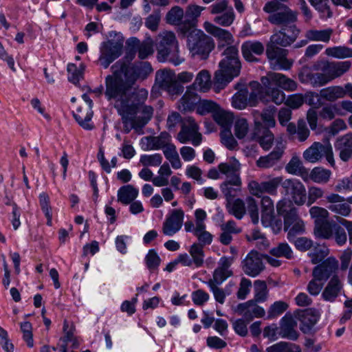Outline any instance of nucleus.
<instances>
[{"label": "nucleus", "mask_w": 352, "mask_h": 352, "mask_svg": "<svg viewBox=\"0 0 352 352\" xmlns=\"http://www.w3.org/2000/svg\"><path fill=\"white\" fill-rule=\"evenodd\" d=\"M113 74L105 78L104 96L107 100L115 101L116 110L140 105L148 98V91L145 89H133V85L124 78L118 68L111 67Z\"/></svg>", "instance_id": "f257e3e1"}, {"label": "nucleus", "mask_w": 352, "mask_h": 352, "mask_svg": "<svg viewBox=\"0 0 352 352\" xmlns=\"http://www.w3.org/2000/svg\"><path fill=\"white\" fill-rule=\"evenodd\" d=\"M224 58L220 61L219 69L215 72L214 87L216 89H223L233 78L240 74L241 64L239 50L235 45L227 47L223 52Z\"/></svg>", "instance_id": "f03ea898"}, {"label": "nucleus", "mask_w": 352, "mask_h": 352, "mask_svg": "<svg viewBox=\"0 0 352 352\" xmlns=\"http://www.w3.org/2000/svg\"><path fill=\"white\" fill-rule=\"evenodd\" d=\"M276 210L278 214L283 218L284 230L288 231L287 239L289 241L294 240L296 234L304 232V222L291 201L285 199L280 200L276 204Z\"/></svg>", "instance_id": "7ed1b4c3"}, {"label": "nucleus", "mask_w": 352, "mask_h": 352, "mask_svg": "<svg viewBox=\"0 0 352 352\" xmlns=\"http://www.w3.org/2000/svg\"><path fill=\"white\" fill-rule=\"evenodd\" d=\"M263 11L268 14L267 20L272 25L283 27L293 22H296L298 13L292 10L287 6L278 0L267 2Z\"/></svg>", "instance_id": "20e7f679"}, {"label": "nucleus", "mask_w": 352, "mask_h": 352, "mask_svg": "<svg viewBox=\"0 0 352 352\" xmlns=\"http://www.w3.org/2000/svg\"><path fill=\"white\" fill-rule=\"evenodd\" d=\"M159 40L157 45L159 60H167L175 66L179 65L184 60L179 55L178 42L173 32H162L159 35Z\"/></svg>", "instance_id": "39448f33"}, {"label": "nucleus", "mask_w": 352, "mask_h": 352, "mask_svg": "<svg viewBox=\"0 0 352 352\" xmlns=\"http://www.w3.org/2000/svg\"><path fill=\"white\" fill-rule=\"evenodd\" d=\"M182 35L187 38V46L193 56L197 55L206 59L214 48L213 39L200 30H191Z\"/></svg>", "instance_id": "423d86ee"}, {"label": "nucleus", "mask_w": 352, "mask_h": 352, "mask_svg": "<svg viewBox=\"0 0 352 352\" xmlns=\"http://www.w3.org/2000/svg\"><path fill=\"white\" fill-rule=\"evenodd\" d=\"M249 85L251 92L248 94V103L250 107L256 106L258 100L264 104L272 102L279 105L285 100V94L283 91H279L276 89L270 90L257 81H252Z\"/></svg>", "instance_id": "0eeeda50"}, {"label": "nucleus", "mask_w": 352, "mask_h": 352, "mask_svg": "<svg viewBox=\"0 0 352 352\" xmlns=\"http://www.w3.org/2000/svg\"><path fill=\"white\" fill-rule=\"evenodd\" d=\"M113 68H118L126 80L133 85L138 80H144L153 72L151 63L148 61H138L132 65L119 60L113 65Z\"/></svg>", "instance_id": "6e6552de"}, {"label": "nucleus", "mask_w": 352, "mask_h": 352, "mask_svg": "<svg viewBox=\"0 0 352 352\" xmlns=\"http://www.w3.org/2000/svg\"><path fill=\"white\" fill-rule=\"evenodd\" d=\"M283 47L271 38L266 45L265 54L270 67L274 70H287L293 64L287 57L288 50Z\"/></svg>", "instance_id": "1a4fd4ad"}, {"label": "nucleus", "mask_w": 352, "mask_h": 352, "mask_svg": "<svg viewBox=\"0 0 352 352\" xmlns=\"http://www.w3.org/2000/svg\"><path fill=\"white\" fill-rule=\"evenodd\" d=\"M302 157L305 160L310 163L318 162L324 157L332 166L335 165L333 148L329 140L324 144L314 142L303 152Z\"/></svg>", "instance_id": "9d476101"}, {"label": "nucleus", "mask_w": 352, "mask_h": 352, "mask_svg": "<svg viewBox=\"0 0 352 352\" xmlns=\"http://www.w3.org/2000/svg\"><path fill=\"white\" fill-rule=\"evenodd\" d=\"M123 50V40L110 39L102 42L100 47L98 61L104 69L109 67L116 59L121 56Z\"/></svg>", "instance_id": "9b49d317"}, {"label": "nucleus", "mask_w": 352, "mask_h": 352, "mask_svg": "<svg viewBox=\"0 0 352 352\" xmlns=\"http://www.w3.org/2000/svg\"><path fill=\"white\" fill-rule=\"evenodd\" d=\"M210 13L215 14L214 22L222 27H230L235 20L233 8L228 0H218L210 6Z\"/></svg>", "instance_id": "f8f14e48"}, {"label": "nucleus", "mask_w": 352, "mask_h": 352, "mask_svg": "<svg viewBox=\"0 0 352 352\" xmlns=\"http://www.w3.org/2000/svg\"><path fill=\"white\" fill-rule=\"evenodd\" d=\"M177 140L182 144L191 141L195 146L201 144L202 136L199 133L198 124L193 118L189 116L183 119L182 129L177 134Z\"/></svg>", "instance_id": "ddd939ff"}, {"label": "nucleus", "mask_w": 352, "mask_h": 352, "mask_svg": "<svg viewBox=\"0 0 352 352\" xmlns=\"http://www.w3.org/2000/svg\"><path fill=\"white\" fill-rule=\"evenodd\" d=\"M261 83L269 89H276L282 91L280 87L287 91H294L297 88V83L293 79L280 73L269 72L267 76L261 78Z\"/></svg>", "instance_id": "4468645a"}, {"label": "nucleus", "mask_w": 352, "mask_h": 352, "mask_svg": "<svg viewBox=\"0 0 352 352\" xmlns=\"http://www.w3.org/2000/svg\"><path fill=\"white\" fill-rule=\"evenodd\" d=\"M155 84L173 95H178L184 91V87L177 82L174 72L168 69H160L156 72Z\"/></svg>", "instance_id": "2eb2a0df"}, {"label": "nucleus", "mask_w": 352, "mask_h": 352, "mask_svg": "<svg viewBox=\"0 0 352 352\" xmlns=\"http://www.w3.org/2000/svg\"><path fill=\"white\" fill-rule=\"evenodd\" d=\"M351 63L349 60L343 62H329L322 60L318 62L315 65L317 70H321L329 82L332 80L341 76L351 67Z\"/></svg>", "instance_id": "dca6fc26"}, {"label": "nucleus", "mask_w": 352, "mask_h": 352, "mask_svg": "<svg viewBox=\"0 0 352 352\" xmlns=\"http://www.w3.org/2000/svg\"><path fill=\"white\" fill-rule=\"evenodd\" d=\"M300 30L297 28L296 22L291 23L274 32L270 38L278 43L280 47H287L297 39Z\"/></svg>", "instance_id": "f3484780"}, {"label": "nucleus", "mask_w": 352, "mask_h": 352, "mask_svg": "<svg viewBox=\"0 0 352 352\" xmlns=\"http://www.w3.org/2000/svg\"><path fill=\"white\" fill-rule=\"evenodd\" d=\"M282 182V177H274L269 181L258 182L251 181L248 184V189L251 195L257 197H262L264 193L275 195L277 188Z\"/></svg>", "instance_id": "a211bd4d"}, {"label": "nucleus", "mask_w": 352, "mask_h": 352, "mask_svg": "<svg viewBox=\"0 0 352 352\" xmlns=\"http://www.w3.org/2000/svg\"><path fill=\"white\" fill-rule=\"evenodd\" d=\"M263 255L257 251L250 252L242 261L243 271L249 276L256 277L263 270Z\"/></svg>", "instance_id": "6ab92c4d"}, {"label": "nucleus", "mask_w": 352, "mask_h": 352, "mask_svg": "<svg viewBox=\"0 0 352 352\" xmlns=\"http://www.w3.org/2000/svg\"><path fill=\"white\" fill-rule=\"evenodd\" d=\"M326 201L330 204L328 209L331 212L343 217L350 214L351 211L350 204H352V197L345 199L338 194L331 193L326 197Z\"/></svg>", "instance_id": "aec40b11"}, {"label": "nucleus", "mask_w": 352, "mask_h": 352, "mask_svg": "<svg viewBox=\"0 0 352 352\" xmlns=\"http://www.w3.org/2000/svg\"><path fill=\"white\" fill-rule=\"evenodd\" d=\"M204 10L205 8L199 6H188L184 12V20L178 27L179 32L181 34H186L190 30L196 29L197 19Z\"/></svg>", "instance_id": "412c9836"}, {"label": "nucleus", "mask_w": 352, "mask_h": 352, "mask_svg": "<svg viewBox=\"0 0 352 352\" xmlns=\"http://www.w3.org/2000/svg\"><path fill=\"white\" fill-rule=\"evenodd\" d=\"M234 261L233 257L222 256L218 263V267L214 270L212 278L207 282L221 285L227 278L233 276V272L230 269Z\"/></svg>", "instance_id": "4be33fe9"}, {"label": "nucleus", "mask_w": 352, "mask_h": 352, "mask_svg": "<svg viewBox=\"0 0 352 352\" xmlns=\"http://www.w3.org/2000/svg\"><path fill=\"white\" fill-rule=\"evenodd\" d=\"M335 106L326 105L319 111L316 109H309L307 113V120L311 130H316L318 119L331 120L335 118Z\"/></svg>", "instance_id": "5701e85b"}, {"label": "nucleus", "mask_w": 352, "mask_h": 352, "mask_svg": "<svg viewBox=\"0 0 352 352\" xmlns=\"http://www.w3.org/2000/svg\"><path fill=\"white\" fill-rule=\"evenodd\" d=\"M287 194L290 195L294 202L301 206L306 201V190L305 186L297 179H288L282 184Z\"/></svg>", "instance_id": "b1692460"}, {"label": "nucleus", "mask_w": 352, "mask_h": 352, "mask_svg": "<svg viewBox=\"0 0 352 352\" xmlns=\"http://www.w3.org/2000/svg\"><path fill=\"white\" fill-rule=\"evenodd\" d=\"M338 269V261L335 257L330 256L313 269L312 276L326 282Z\"/></svg>", "instance_id": "393cba45"}, {"label": "nucleus", "mask_w": 352, "mask_h": 352, "mask_svg": "<svg viewBox=\"0 0 352 352\" xmlns=\"http://www.w3.org/2000/svg\"><path fill=\"white\" fill-rule=\"evenodd\" d=\"M252 139L257 142L263 150L268 151L272 146L274 136L267 127L259 122H255Z\"/></svg>", "instance_id": "a878e982"}, {"label": "nucleus", "mask_w": 352, "mask_h": 352, "mask_svg": "<svg viewBox=\"0 0 352 352\" xmlns=\"http://www.w3.org/2000/svg\"><path fill=\"white\" fill-rule=\"evenodd\" d=\"M264 45L258 41H247L241 45V53L243 58L249 63H258V56L263 54Z\"/></svg>", "instance_id": "bb28decb"}, {"label": "nucleus", "mask_w": 352, "mask_h": 352, "mask_svg": "<svg viewBox=\"0 0 352 352\" xmlns=\"http://www.w3.org/2000/svg\"><path fill=\"white\" fill-rule=\"evenodd\" d=\"M184 212L182 209L173 210L166 219L162 226V232L166 236H173L182 228Z\"/></svg>", "instance_id": "cd10ccee"}, {"label": "nucleus", "mask_w": 352, "mask_h": 352, "mask_svg": "<svg viewBox=\"0 0 352 352\" xmlns=\"http://www.w3.org/2000/svg\"><path fill=\"white\" fill-rule=\"evenodd\" d=\"M285 146L282 143L276 144L273 151L266 155L261 156L256 165L261 169H268L276 166L281 160L285 153Z\"/></svg>", "instance_id": "c85d7f7f"}, {"label": "nucleus", "mask_w": 352, "mask_h": 352, "mask_svg": "<svg viewBox=\"0 0 352 352\" xmlns=\"http://www.w3.org/2000/svg\"><path fill=\"white\" fill-rule=\"evenodd\" d=\"M236 311L239 315L243 316L247 322H251L254 318H262L265 314L264 309L258 306L253 300L239 303L236 308Z\"/></svg>", "instance_id": "c756f323"}, {"label": "nucleus", "mask_w": 352, "mask_h": 352, "mask_svg": "<svg viewBox=\"0 0 352 352\" xmlns=\"http://www.w3.org/2000/svg\"><path fill=\"white\" fill-rule=\"evenodd\" d=\"M346 95L352 98V84L351 83H347L344 87L331 86L320 91V96L329 102H334Z\"/></svg>", "instance_id": "7c9ffc66"}, {"label": "nucleus", "mask_w": 352, "mask_h": 352, "mask_svg": "<svg viewBox=\"0 0 352 352\" xmlns=\"http://www.w3.org/2000/svg\"><path fill=\"white\" fill-rule=\"evenodd\" d=\"M298 318L300 322V329L304 333L310 332L313 327L319 319V312L315 309H307L298 314Z\"/></svg>", "instance_id": "2f4dec72"}, {"label": "nucleus", "mask_w": 352, "mask_h": 352, "mask_svg": "<svg viewBox=\"0 0 352 352\" xmlns=\"http://www.w3.org/2000/svg\"><path fill=\"white\" fill-rule=\"evenodd\" d=\"M204 28L208 33L217 38L219 43H222V45H232L234 39L228 30L216 26L208 21L204 23Z\"/></svg>", "instance_id": "473e14b6"}, {"label": "nucleus", "mask_w": 352, "mask_h": 352, "mask_svg": "<svg viewBox=\"0 0 352 352\" xmlns=\"http://www.w3.org/2000/svg\"><path fill=\"white\" fill-rule=\"evenodd\" d=\"M139 105L117 110L121 116L123 124V131L129 133L134 127H139L136 123L135 116L138 113Z\"/></svg>", "instance_id": "72a5a7b5"}, {"label": "nucleus", "mask_w": 352, "mask_h": 352, "mask_svg": "<svg viewBox=\"0 0 352 352\" xmlns=\"http://www.w3.org/2000/svg\"><path fill=\"white\" fill-rule=\"evenodd\" d=\"M199 101V96L195 92L191 87H188L179 101L178 108L182 112L192 111L197 107Z\"/></svg>", "instance_id": "f704fd0d"}, {"label": "nucleus", "mask_w": 352, "mask_h": 352, "mask_svg": "<svg viewBox=\"0 0 352 352\" xmlns=\"http://www.w3.org/2000/svg\"><path fill=\"white\" fill-rule=\"evenodd\" d=\"M94 112L89 106H80L76 111L73 112V116L78 124L86 130H91L94 126L91 123Z\"/></svg>", "instance_id": "c9c22d12"}, {"label": "nucleus", "mask_w": 352, "mask_h": 352, "mask_svg": "<svg viewBox=\"0 0 352 352\" xmlns=\"http://www.w3.org/2000/svg\"><path fill=\"white\" fill-rule=\"evenodd\" d=\"M335 148L339 151L340 159L347 162L352 156V134L347 133L338 138Z\"/></svg>", "instance_id": "e433bc0d"}, {"label": "nucleus", "mask_w": 352, "mask_h": 352, "mask_svg": "<svg viewBox=\"0 0 352 352\" xmlns=\"http://www.w3.org/2000/svg\"><path fill=\"white\" fill-rule=\"evenodd\" d=\"M241 183L240 177L234 176V178L226 179L221 184V190L227 201H229L235 196L234 192L240 190Z\"/></svg>", "instance_id": "4c0bfd02"}, {"label": "nucleus", "mask_w": 352, "mask_h": 352, "mask_svg": "<svg viewBox=\"0 0 352 352\" xmlns=\"http://www.w3.org/2000/svg\"><path fill=\"white\" fill-rule=\"evenodd\" d=\"M218 168L219 172L227 176V179L234 176L240 177L241 164L235 157L230 158L228 162L219 164Z\"/></svg>", "instance_id": "58836bf2"}, {"label": "nucleus", "mask_w": 352, "mask_h": 352, "mask_svg": "<svg viewBox=\"0 0 352 352\" xmlns=\"http://www.w3.org/2000/svg\"><path fill=\"white\" fill-rule=\"evenodd\" d=\"M274 215V206L272 199L268 196L262 197L261 222L263 225H269Z\"/></svg>", "instance_id": "ea45409f"}, {"label": "nucleus", "mask_w": 352, "mask_h": 352, "mask_svg": "<svg viewBox=\"0 0 352 352\" xmlns=\"http://www.w3.org/2000/svg\"><path fill=\"white\" fill-rule=\"evenodd\" d=\"M138 193V190L133 186H123L118 191V201L122 204L128 205L136 199Z\"/></svg>", "instance_id": "a19ab883"}, {"label": "nucleus", "mask_w": 352, "mask_h": 352, "mask_svg": "<svg viewBox=\"0 0 352 352\" xmlns=\"http://www.w3.org/2000/svg\"><path fill=\"white\" fill-rule=\"evenodd\" d=\"M341 289L340 281L337 276H333L322 292L325 300L333 301L338 296Z\"/></svg>", "instance_id": "79ce46f5"}, {"label": "nucleus", "mask_w": 352, "mask_h": 352, "mask_svg": "<svg viewBox=\"0 0 352 352\" xmlns=\"http://www.w3.org/2000/svg\"><path fill=\"white\" fill-rule=\"evenodd\" d=\"M299 77L301 82L310 83L314 87L322 86L329 82L322 72V73L307 72L301 74Z\"/></svg>", "instance_id": "37998d69"}, {"label": "nucleus", "mask_w": 352, "mask_h": 352, "mask_svg": "<svg viewBox=\"0 0 352 352\" xmlns=\"http://www.w3.org/2000/svg\"><path fill=\"white\" fill-rule=\"evenodd\" d=\"M210 74L207 70L204 69L198 73L195 82L190 87L194 90L198 89L200 91L206 92L210 89Z\"/></svg>", "instance_id": "c03bdc74"}, {"label": "nucleus", "mask_w": 352, "mask_h": 352, "mask_svg": "<svg viewBox=\"0 0 352 352\" xmlns=\"http://www.w3.org/2000/svg\"><path fill=\"white\" fill-rule=\"evenodd\" d=\"M333 33V30L331 28H327L324 30H309L305 33V37L313 41H322L324 43H329L331 37Z\"/></svg>", "instance_id": "a18cd8bd"}, {"label": "nucleus", "mask_w": 352, "mask_h": 352, "mask_svg": "<svg viewBox=\"0 0 352 352\" xmlns=\"http://www.w3.org/2000/svg\"><path fill=\"white\" fill-rule=\"evenodd\" d=\"M283 323L280 326V336L283 338H287L290 340L295 341L298 338L299 333L294 329V322L292 319L286 320L285 317L283 318Z\"/></svg>", "instance_id": "49530a36"}, {"label": "nucleus", "mask_w": 352, "mask_h": 352, "mask_svg": "<svg viewBox=\"0 0 352 352\" xmlns=\"http://www.w3.org/2000/svg\"><path fill=\"white\" fill-rule=\"evenodd\" d=\"M329 254V250L326 247L320 244H316L314 248L308 253V256L311 258L312 264H320L324 261V259Z\"/></svg>", "instance_id": "de8ad7c7"}, {"label": "nucleus", "mask_w": 352, "mask_h": 352, "mask_svg": "<svg viewBox=\"0 0 352 352\" xmlns=\"http://www.w3.org/2000/svg\"><path fill=\"white\" fill-rule=\"evenodd\" d=\"M130 42L133 43V47H135L138 54V58L144 60L148 58L150 55L153 54V45L148 42L140 43L136 38H132Z\"/></svg>", "instance_id": "09e8293b"}, {"label": "nucleus", "mask_w": 352, "mask_h": 352, "mask_svg": "<svg viewBox=\"0 0 352 352\" xmlns=\"http://www.w3.org/2000/svg\"><path fill=\"white\" fill-rule=\"evenodd\" d=\"M189 254L194 262L195 267H200L204 263V247L197 243H194L188 250Z\"/></svg>", "instance_id": "8fccbe9b"}, {"label": "nucleus", "mask_w": 352, "mask_h": 352, "mask_svg": "<svg viewBox=\"0 0 352 352\" xmlns=\"http://www.w3.org/2000/svg\"><path fill=\"white\" fill-rule=\"evenodd\" d=\"M333 224H331L328 220L315 225V235L321 239H329L333 234Z\"/></svg>", "instance_id": "3c124183"}, {"label": "nucleus", "mask_w": 352, "mask_h": 352, "mask_svg": "<svg viewBox=\"0 0 352 352\" xmlns=\"http://www.w3.org/2000/svg\"><path fill=\"white\" fill-rule=\"evenodd\" d=\"M254 301L263 302L267 299L268 290L267 284L264 280H256L254 283Z\"/></svg>", "instance_id": "603ef678"}, {"label": "nucleus", "mask_w": 352, "mask_h": 352, "mask_svg": "<svg viewBox=\"0 0 352 352\" xmlns=\"http://www.w3.org/2000/svg\"><path fill=\"white\" fill-rule=\"evenodd\" d=\"M184 18V12L179 6L173 7L166 14V20L168 24L180 26L182 19Z\"/></svg>", "instance_id": "864d4df0"}, {"label": "nucleus", "mask_w": 352, "mask_h": 352, "mask_svg": "<svg viewBox=\"0 0 352 352\" xmlns=\"http://www.w3.org/2000/svg\"><path fill=\"white\" fill-rule=\"evenodd\" d=\"M267 352H301L299 346L286 342H280L266 349Z\"/></svg>", "instance_id": "5fc2aeb1"}, {"label": "nucleus", "mask_w": 352, "mask_h": 352, "mask_svg": "<svg viewBox=\"0 0 352 352\" xmlns=\"http://www.w3.org/2000/svg\"><path fill=\"white\" fill-rule=\"evenodd\" d=\"M248 89H240L232 98V105L237 109H244L248 105Z\"/></svg>", "instance_id": "6e6d98bb"}, {"label": "nucleus", "mask_w": 352, "mask_h": 352, "mask_svg": "<svg viewBox=\"0 0 352 352\" xmlns=\"http://www.w3.org/2000/svg\"><path fill=\"white\" fill-rule=\"evenodd\" d=\"M325 54L336 58H345L352 56V50L345 46L327 47Z\"/></svg>", "instance_id": "4d7b16f0"}, {"label": "nucleus", "mask_w": 352, "mask_h": 352, "mask_svg": "<svg viewBox=\"0 0 352 352\" xmlns=\"http://www.w3.org/2000/svg\"><path fill=\"white\" fill-rule=\"evenodd\" d=\"M331 171L320 167L314 168L310 174V178L312 181L318 184H326L331 177Z\"/></svg>", "instance_id": "13d9d810"}, {"label": "nucleus", "mask_w": 352, "mask_h": 352, "mask_svg": "<svg viewBox=\"0 0 352 352\" xmlns=\"http://www.w3.org/2000/svg\"><path fill=\"white\" fill-rule=\"evenodd\" d=\"M84 70L85 65L83 64H80V67H77V66L74 63L68 64V80L76 85L80 80L82 78Z\"/></svg>", "instance_id": "bf43d9fd"}, {"label": "nucleus", "mask_w": 352, "mask_h": 352, "mask_svg": "<svg viewBox=\"0 0 352 352\" xmlns=\"http://www.w3.org/2000/svg\"><path fill=\"white\" fill-rule=\"evenodd\" d=\"M219 106L212 100H203L199 102L197 107V113L199 115H206L210 113H214L218 111Z\"/></svg>", "instance_id": "052dcab7"}, {"label": "nucleus", "mask_w": 352, "mask_h": 352, "mask_svg": "<svg viewBox=\"0 0 352 352\" xmlns=\"http://www.w3.org/2000/svg\"><path fill=\"white\" fill-rule=\"evenodd\" d=\"M215 121L226 129L230 130V127L234 121V116L232 113L218 110L214 115Z\"/></svg>", "instance_id": "680f3d73"}, {"label": "nucleus", "mask_w": 352, "mask_h": 352, "mask_svg": "<svg viewBox=\"0 0 352 352\" xmlns=\"http://www.w3.org/2000/svg\"><path fill=\"white\" fill-rule=\"evenodd\" d=\"M195 236L197 238L199 245L204 247L210 245L212 241V235L206 230V225H197L195 230Z\"/></svg>", "instance_id": "e2e57ef3"}, {"label": "nucleus", "mask_w": 352, "mask_h": 352, "mask_svg": "<svg viewBox=\"0 0 352 352\" xmlns=\"http://www.w3.org/2000/svg\"><path fill=\"white\" fill-rule=\"evenodd\" d=\"M270 253L276 257H285L291 259L293 257V251L287 243H280L277 246L272 248Z\"/></svg>", "instance_id": "0e129e2a"}, {"label": "nucleus", "mask_w": 352, "mask_h": 352, "mask_svg": "<svg viewBox=\"0 0 352 352\" xmlns=\"http://www.w3.org/2000/svg\"><path fill=\"white\" fill-rule=\"evenodd\" d=\"M148 142L152 144L153 149L163 148L169 144L170 135L166 132H163L156 137L146 138Z\"/></svg>", "instance_id": "69168bd1"}, {"label": "nucleus", "mask_w": 352, "mask_h": 352, "mask_svg": "<svg viewBox=\"0 0 352 352\" xmlns=\"http://www.w3.org/2000/svg\"><path fill=\"white\" fill-rule=\"evenodd\" d=\"M228 208L229 212L238 219H241L245 214V204L241 199H235Z\"/></svg>", "instance_id": "338daca9"}, {"label": "nucleus", "mask_w": 352, "mask_h": 352, "mask_svg": "<svg viewBox=\"0 0 352 352\" xmlns=\"http://www.w3.org/2000/svg\"><path fill=\"white\" fill-rule=\"evenodd\" d=\"M285 170L289 174L301 175L304 172L305 168L300 158L297 156H294L286 165Z\"/></svg>", "instance_id": "774afa93"}]
</instances>
